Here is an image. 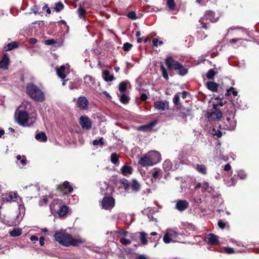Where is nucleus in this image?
I'll return each mask as SVG.
<instances>
[{"instance_id": "obj_2", "label": "nucleus", "mask_w": 259, "mask_h": 259, "mask_svg": "<svg viewBox=\"0 0 259 259\" xmlns=\"http://www.w3.org/2000/svg\"><path fill=\"white\" fill-rule=\"evenodd\" d=\"M160 160V154L156 151L149 152L140 158L139 163L143 166H152Z\"/></svg>"}, {"instance_id": "obj_31", "label": "nucleus", "mask_w": 259, "mask_h": 259, "mask_svg": "<svg viewBox=\"0 0 259 259\" xmlns=\"http://www.w3.org/2000/svg\"><path fill=\"white\" fill-rule=\"evenodd\" d=\"M163 242L166 243L168 244L169 243L171 242H176V240H174V239L169 236L167 232L166 231L163 238Z\"/></svg>"}, {"instance_id": "obj_38", "label": "nucleus", "mask_w": 259, "mask_h": 259, "mask_svg": "<svg viewBox=\"0 0 259 259\" xmlns=\"http://www.w3.org/2000/svg\"><path fill=\"white\" fill-rule=\"evenodd\" d=\"M160 70L162 72L163 77L166 80L168 79V73L163 64L160 65Z\"/></svg>"}, {"instance_id": "obj_63", "label": "nucleus", "mask_w": 259, "mask_h": 259, "mask_svg": "<svg viewBox=\"0 0 259 259\" xmlns=\"http://www.w3.org/2000/svg\"><path fill=\"white\" fill-rule=\"evenodd\" d=\"M39 244L40 246H42L45 244V238L43 237H41L39 238Z\"/></svg>"}, {"instance_id": "obj_25", "label": "nucleus", "mask_w": 259, "mask_h": 259, "mask_svg": "<svg viewBox=\"0 0 259 259\" xmlns=\"http://www.w3.org/2000/svg\"><path fill=\"white\" fill-rule=\"evenodd\" d=\"M132 189L135 192H138L140 189V185L136 179L132 180V184L130 185Z\"/></svg>"}, {"instance_id": "obj_21", "label": "nucleus", "mask_w": 259, "mask_h": 259, "mask_svg": "<svg viewBox=\"0 0 259 259\" xmlns=\"http://www.w3.org/2000/svg\"><path fill=\"white\" fill-rule=\"evenodd\" d=\"M122 174L126 176L127 175H131L133 172V169L131 166L124 165L121 168Z\"/></svg>"}, {"instance_id": "obj_62", "label": "nucleus", "mask_w": 259, "mask_h": 259, "mask_svg": "<svg viewBox=\"0 0 259 259\" xmlns=\"http://www.w3.org/2000/svg\"><path fill=\"white\" fill-rule=\"evenodd\" d=\"M48 198L46 196L44 197L42 201L40 202V205H42L43 203H47L48 202Z\"/></svg>"}, {"instance_id": "obj_53", "label": "nucleus", "mask_w": 259, "mask_h": 259, "mask_svg": "<svg viewBox=\"0 0 259 259\" xmlns=\"http://www.w3.org/2000/svg\"><path fill=\"white\" fill-rule=\"evenodd\" d=\"M115 233L120 234L123 236H126L128 234V232L123 230H120L115 231Z\"/></svg>"}, {"instance_id": "obj_1", "label": "nucleus", "mask_w": 259, "mask_h": 259, "mask_svg": "<svg viewBox=\"0 0 259 259\" xmlns=\"http://www.w3.org/2000/svg\"><path fill=\"white\" fill-rule=\"evenodd\" d=\"M54 237L57 242L66 247L76 246L85 242L84 239L78 236L75 238L73 237L71 235L67 233L65 231L56 233Z\"/></svg>"}, {"instance_id": "obj_54", "label": "nucleus", "mask_w": 259, "mask_h": 259, "mask_svg": "<svg viewBox=\"0 0 259 259\" xmlns=\"http://www.w3.org/2000/svg\"><path fill=\"white\" fill-rule=\"evenodd\" d=\"M55 44V41L53 39H48L45 41V44L46 45H52Z\"/></svg>"}, {"instance_id": "obj_40", "label": "nucleus", "mask_w": 259, "mask_h": 259, "mask_svg": "<svg viewBox=\"0 0 259 259\" xmlns=\"http://www.w3.org/2000/svg\"><path fill=\"white\" fill-rule=\"evenodd\" d=\"M64 8L63 4L61 2H58L55 4V6L54 7V9L56 12H59L61 11Z\"/></svg>"}, {"instance_id": "obj_14", "label": "nucleus", "mask_w": 259, "mask_h": 259, "mask_svg": "<svg viewBox=\"0 0 259 259\" xmlns=\"http://www.w3.org/2000/svg\"><path fill=\"white\" fill-rule=\"evenodd\" d=\"M207 242L210 244H219L218 237L213 234H209L206 237Z\"/></svg>"}, {"instance_id": "obj_60", "label": "nucleus", "mask_w": 259, "mask_h": 259, "mask_svg": "<svg viewBox=\"0 0 259 259\" xmlns=\"http://www.w3.org/2000/svg\"><path fill=\"white\" fill-rule=\"evenodd\" d=\"M231 169V166L230 164H227L224 166V169L225 171H229Z\"/></svg>"}, {"instance_id": "obj_48", "label": "nucleus", "mask_w": 259, "mask_h": 259, "mask_svg": "<svg viewBox=\"0 0 259 259\" xmlns=\"http://www.w3.org/2000/svg\"><path fill=\"white\" fill-rule=\"evenodd\" d=\"M78 13L79 17L80 18H82L83 17V16L85 13V11L83 8L80 7L79 8V9H78Z\"/></svg>"}, {"instance_id": "obj_24", "label": "nucleus", "mask_w": 259, "mask_h": 259, "mask_svg": "<svg viewBox=\"0 0 259 259\" xmlns=\"http://www.w3.org/2000/svg\"><path fill=\"white\" fill-rule=\"evenodd\" d=\"M68 211V207L65 205H62L60 207L58 211V214L60 217L65 215Z\"/></svg>"}, {"instance_id": "obj_36", "label": "nucleus", "mask_w": 259, "mask_h": 259, "mask_svg": "<svg viewBox=\"0 0 259 259\" xmlns=\"http://www.w3.org/2000/svg\"><path fill=\"white\" fill-rule=\"evenodd\" d=\"M238 176H236L235 175L232 176L230 179V182H229L228 184H227V186H231L234 185L238 181Z\"/></svg>"}, {"instance_id": "obj_51", "label": "nucleus", "mask_w": 259, "mask_h": 259, "mask_svg": "<svg viewBox=\"0 0 259 259\" xmlns=\"http://www.w3.org/2000/svg\"><path fill=\"white\" fill-rule=\"evenodd\" d=\"M132 47V45L131 44L126 42L123 45V49L124 51H128Z\"/></svg>"}, {"instance_id": "obj_64", "label": "nucleus", "mask_w": 259, "mask_h": 259, "mask_svg": "<svg viewBox=\"0 0 259 259\" xmlns=\"http://www.w3.org/2000/svg\"><path fill=\"white\" fill-rule=\"evenodd\" d=\"M140 98H141V100L145 101L147 99V96L146 95V94L143 93L141 95Z\"/></svg>"}, {"instance_id": "obj_61", "label": "nucleus", "mask_w": 259, "mask_h": 259, "mask_svg": "<svg viewBox=\"0 0 259 259\" xmlns=\"http://www.w3.org/2000/svg\"><path fill=\"white\" fill-rule=\"evenodd\" d=\"M242 40V38H233L230 40V43H235L240 40Z\"/></svg>"}, {"instance_id": "obj_22", "label": "nucleus", "mask_w": 259, "mask_h": 259, "mask_svg": "<svg viewBox=\"0 0 259 259\" xmlns=\"http://www.w3.org/2000/svg\"><path fill=\"white\" fill-rule=\"evenodd\" d=\"M207 87L210 91L215 92L218 91V84L214 82H208Z\"/></svg>"}, {"instance_id": "obj_42", "label": "nucleus", "mask_w": 259, "mask_h": 259, "mask_svg": "<svg viewBox=\"0 0 259 259\" xmlns=\"http://www.w3.org/2000/svg\"><path fill=\"white\" fill-rule=\"evenodd\" d=\"M166 3L168 7L170 10L175 9L176 5L174 0H166Z\"/></svg>"}, {"instance_id": "obj_10", "label": "nucleus", "mask_w": 259, "mask_h": 259, "mask_svg": "<svg viewBox=\"0 0 259 259\" xmlns=\"http://www.w3.org/2000/svg\"><path fill=\"white\" fill-rule=\"evenodd\" d=\"M165 63L167 66L168 69H178V66H179V62L175 61L171 57H168L165 59Z\"/></svg>"}, {"instance_id": "obj_27", "label": "nucleus", "mask_w": 259, "mask_h": 259, "mask_svg": "<svg viewBox=\"0 0 259 259\" xmlns=\"http://www.w3.org/2000/svg\"><path fill=\"white\" fill-rule=\"evenodd\" d=\"M18 47V46L17 42L15 41H13V42H10V43H9L8 44H7L5 46V49L6 51H10L13 49H14L15 48H17Z\"/></svg>"}, {"instance_id": "obj_23", "label": "nucleus", "mask_w": 259, "mask_h": 259, "mask_svg": "<svg viewBox=\"0 0 259 259\" xmlns=\"http://www.w3.org/2000/svg\"><path fill=\"white\" fill-rule=\"evenodd\" d=\"M103 77L106 81H112L114 79L113 75L110 74V72L108 70H105L103 73Z\"/></svg>"}, {"instance_id": "obj_44", "label": "nucleus", "mask_w": 259, "mask_h": 259, "mask_svg": "<svg viewBox=\"0 0 259 259\" xmlns=\"http://www.w3.org/2000/svg\"><path fill=\"white\" fill-rule=\"evenodd\" d=\"M126 87L127 84L125 82L122 81L120 82L119 85V91H120L121 92H124L126 90Z\"/></svg>"}, {"instance_id": "obj_34", "label": "nucleus", "mask_w": 259, "mask_h": 259, "mask_svg": "<svg viewBox=\"0 0 259 259\" xmlns=\"http://www.w3.org/2000/svg\"><path fill=\"white\" fill-rule=\"evenodd\" d=\"M140 241L142 242V244L145 245L147 243L148 240L147 239V234L144 232H140Z\"/></svg>"}, {"instance_id": "obj_50", "label": "nucleus", "mask_w": 259, "mask_h": 259, "mask_svg": "<svg viewBox=\"0 0 259 259\" xmlns=\"http://www.w3.org/2000/svg\"><path fill=\"white\" fill-rule=\"evenodd\" d=\"M180 98V96L178 94L175 95L173 102L175 105H178L179 104Z\"/></svg>"}, {"instance_id": "obj_49", "label": "nucleus", "mask_w": 259, "mask_h": 259, "mask_svg": "<svg viewBox=\"0 0 259 259\" xmlns=\"http://www.w3.org/2000/svg\"><path fill=\"white\" fill-rule=\"evenodd\" d=\"M120 242L124 245H128L131 243V241L130 239L122 238L120 239Z\"/></svg>"}, {"instance_id": "obj_59", "label": "nucleus", "mask_w": 259, "mask_h": 259, "mask_svg": "<svg viewBox=\"0 0 259 259\" xmlns=\"http://www.w3.org/2000/svg\"><path fill=\"white\" fill-rule=\"evenodd\" d=\"M224 105V103L223 102V101L222 100L220 99L216 104H213V106L215 105V107L217 106L222 107Z\"/></svg>"}, {"instance_id": "obj_4", "label": "nucleus", "mask_w": 259, "mask_h": 259, "mask_svg": "<svg viewBox=\"0 0 259 259\" xmlns=\"http://www.w3.org/2000/svg\"><path fill=\"white\" fill-rule=\"evenodd\" d=\"M16 121L21 125L23 126H29L30 124L35 121L36 118H30L28 113L25 111L19 110L16 114Z\"/></svg>"}, {"instance_id": "obj_16", "label": "nucleus", "mask_w": 259, "mask_h": 259, "mask_svg": "<svg viewBox=\"0 0 259 259\" xmlns=\"http://www.w3.org/2000/svg\"><path fill=\"white\" fill-rule=\"evenodd\" d=\"M157 123L156 120L152 121L148 124L143 125L140 126L139 128V130L142 131H147L149 130H151L153 127L156 125Z\"/></svg>"}, {"instance_id": "obj_56", "label": "nucleus", "mask_w": 259, "mask_h": 259, "mask_svg": "<svg viewBox=\"0 0 259 259\" xmlns=\"http://www.w3.org/2000/svg\"><path fill=\"white\" fill-rule=\"evenodd\" d=\"M163 44L162 41H159L158 39L155 38L153 40V44L155 47H157L158 44L161 45Z\"/></svg>"}, {"instance_id": "obj_35", "label": "nucleus", "mask_w": 259, "mask_h": 259, "mask_svg": "<svg viewBox=\"0 0 259 259\" xmlns=\"http://www.w3.org/2000/svg\"><path fill=\"white\" fill-rule=\"evenodd\" d=\"M197 170L200 173L205 175L206 174V168L204 165L203 164H197Z\"/></svg>"}, {"instance_id": "obj_46", "label": "nucleus", "mask_w": 259, "mask_h": 259, "mask_svg": "<svg viewBox=\"0 0 259 259\" xmlns=\"http://www.w3.org/2000/svg\"><path fill=\"white\" fill-rule=\"evenodd\" d=\"M120 100L123 103H126L129 101V98L125 94H122L120 96Z\"/></svg>"}, {"instance_id": "obj_43", "label": "nucleus", "mask_w": 259, "mask_h": 259, "mask_svg": "<svg viewBox=\"0 0 259 259\" xmlns=\"http://www.w3.org/2000/svg\"><path fill=\"white\" fill-rule=\"evenodd\" d=\"M93 144L94 146H98L100 145L101 146H102L104 145V141H103V138H101L98 140H95L93 142Z\"/></svg>"}, {"instance_id": "obj_7", "label": "nucleus", "mask_w": 259, "mask_h": 259, "mask_svg": "<svg viewBox=\"0 0 259 259\" xmlns=\"http://www.w3.org/2000/svg\"><path fill=\"white\" fill-rule=\"evenodd\" d=\"M194 188L195 189L201 188L203 193H212L213 192V188L209 186L207 182L198 183L194 186Z\"/></svg>"}, {"instance_id": "obj_58", "label": "nucleus", "mask_w": 259, "mask_h": 259, "mask_svg": "<svg viewBox=\"0 0 259 259\" xmlns=\"http://www.w3.org/2000/svg\"><path fill=\"white\" fill-rule=\"evenodd\" d=\"M159 175V172L158 171H155L152 173V180L153 181V180H156V179L157 178Z\"/></svg>"}, {"instance_id": "obj_57", "label": "nucleus", "mask_w": 259, "mask_h": 259, "mask_svg": "<svg viewBox=\"0 0 259 259\" xmlns=\"http://www.w3.org/2000/svg\"><path fill=\"white\" fill-rule=\"evenodd\" d=\"M218 226L221 228L224 229L226 227V224L221 220L218 222Z\"/></svg>"}, {"instance_id": "obj_6", "label": "nucleus", "mask_w": 259, "mask_h": 259, "mask_svg": "<svg viewBox=\"0 0 259 259\" xmlns=\"http://www.w3.org/2000/svg\"><path fill=\"white\" fill-rule=\"evenodd\" d=\"M101 205L103 209L109 210L115 205V199L111 196H105L101 201Z\"/></svg>"}, {"instance_id": "obj_26", "label": "nucleus", "mask_w": 259, "mask_h": 259, "mask_svg": "<svg viewBox=\"0 0 259 259\" xmlns=\"http://www.w3.org/2000/svg\"><path fill=\"white\" fill-rule=\"evenodd\" d=\"M179 66L176 70L178 71V73L181 76L186 75L188 72L187 69L185 68L181 63H179Z\"/></svg>"}, {"instance_id": "obj_13", "label": "nucleus", "mask_w": 259, "mask_h": 259, "mask_svg": "<svg viewBox=\"0 0 259 259\" xmlns=\"http://www.w3.org/2000/svg\"><path fill=\"white\" fill-rule=\"evenodd\" d=\"M9 63V58L7 54H5L3 56L2 61L0 62V68L3 69H7Z\"/></svg>"}, {"instance_id": "obj_20", "label": "nucleus", "mask_w": 259, "mask_h": 259, "mask_svg": "<svg viewBox=\"0 0 259 259\" xmlns=\"http://www.w3.org/2000/svg\"><path fill=\"white\" fill-rule=\"evenodd\" d=\"M35 138L36 140L41 142L47 141L48 139L46 134L44 132H40L37 134L35 136Z\"/></svg>"}, {"instance_id": "obj_19", "label": "nucleus", "mask_w": 259, "mask_h": 259, "mask_svg": "<svg viewBox=\"0 0 259 259\" xmlns=\"http://www.w3.org/2000/svg\"><path fill=\"white\" fill-rule=\"evenodd\" d=\"M177 179H179L178 178H176ZM180 179L181 181V187L182 189L186 188L187 184H189L190 182H192V179L189 177H186L183 178H180Z\"/></svg>"}, {"instance_id": "obj_45", "label": "nucleus", "mask_w": 259, "mask_h": 259, "mask_svg": "<svg viewBox=\"0 0 259 259\" xmlns=\"http://www.w3.org/2000/svg\"><path fill=\"white\" fill-rule=\"evenodd\" d=\"M16 158L17 161H20V163L22 164V165L24 166L26 164V160L24 157L22 158L21 155H18L17 156Z\"/></svg>"}, {"instance_id": "obj_55", "label": "nucleus", "mask_w": 259, "mask_h": 259, "mask_svg": "<svg viewBox=\"0 0 259 259\" xmlns=\"http://www.w3.org/2000/svg\"><path fill=\"white\" fill-rule=\"evenodd\" d=\"M224 250L226 253H229V254L233 253L234 252V249L231 247H224Z\"/></svg>"}, {"instance_id": "obj_33", "label": "nucleus", "mask_w": 259, "mask_h": 259, "mask_svg": "<svg viewBox=\"0 0 259 259\" xmlns=\"http://www.w3.org/2000/svg\"><path fill=\"white\" fill-rule=\"evenodd\" d=\"M22 234V230L20 229L14 228L12 231L10 232V234L12 237H17L21 235Z\"/></svg>"}, {"instance_id": "obj_52", "label": "nucleus", "mask_w": 259, "mask_h": 259, "mask_svg": "<svg viewBox=\"0 0 259 259\" xmlns=\"http://www.w3.org/2000/svg\"><path fill=\"white\" fill-rule=\"evenodd\" d=\"M212 134L214 135L217 136L218 137H221L222 136V133L220 131H216L215 128L212 130Z\"/></svg>"}, {"instance_id": "obj_3", "label": "nucleus", "mask_w": 259, "mask_h": 259, "mask_svg": "<svg viewBox=\"0 0 259 259\" xmlns=\"http://www.w3.org/2000/svg\"><path fill=\"white\" fill-rule=\"evenodd\" d=\"M26 92L31 98L36 101L42 102L45 99V95L42 91L34 84H27L26 86Z\"/></svg>"}, {"instance_id": "obj_8", "label": "nucleus", "mask_w": 259, "mask_h": 259, "mask_svg": "<svg viewBox=\"0 0 259 259\" xmlns=\"http://www.w3.org/2000/svg\"><path fill=\"white\" fill-rule=\"evenodd\" d=\"M79 122L83 129L90 130L92 127V122L90 119L85 116H81L79 119Z\"/></svg>"}, {"instance_id": "obj_30", "label": "nucleus", "mask_w": 259, "mask_h": 259, "mask_svg": "<svg viewBox=\"0 0 259 259\" xmlns=\"http://www.w3.org/2000/svg\"><path fill=\"white\" fill-rule=\"evenodd\" d=\"M60 188L62 189L64 188L65 189H67L69 193H72L73 191L72 187L70 185V183L68 181H65L62 186H60Z\"/></svg>"}, {"instance_id": "obj_37", "label": "nucleus", "mask_w": 259, "mask_h": 259, "mask_svg": "<svg viewBox=\"0 0 259 259\" xmlns=\"http://www.w3.org/2000/svg\"><path fill=\"white\" fill-rule=\"evenodd\" d=\"M120 183L123 185L125 190H128L130 185L129 184L128 181L125 179L122 178L120 180Z\"/></svg>"}, {"instance_id": "obj_9", "label": "nucleus", "mask_w": 259, "mask_h": 259, "mask_svg": "<svg viewBox=\"0 0 259 259\" xmlns=\"http://www.w3.org/2000/svg\"><path fill=\"white\" fill-rule=\"evenodd\" d=\"M154 107L159 111H163L168 109L169 103L166 101H157L154 103Z\"/></svg>"}, {"instance_id": "obj_32", "label": "nucleus", "mask_w": 259, "mask_h": 259, "mask_svg": "<svg viewBox=\"0 0 259 259\" xmlns=\"http://www.w3.org/2000/svg\"><path fill=\"white\" fill-rule=\"evenodd\" d=\"M237 176L241 180H245L247 178V174L243 170L240 169L237 171Z\"/></svg>"}, {"instance_id": "obj_47", "label": "nucleus", "mask_w": 259, "mask_h": 259, "mask_svg": "<svg viewBox=\"0 0 259 259\" xmlns=\"http://www.w3.org/2000/svg\"><path fill=\"white\" fill-rule=\"evenodd\" d=\"M127 16L128 18L132 20H136L137 18L136 13L134 11H132L128 13Z\"/></svg>"}, {"instance_id": "obj_5", "label": "nucleus", "mask_w": 259, "mask_h": 259, "mask_svg": "<svg viewBox=\"0 0 259 259\" xmlns=\"http://www.w3.org/2000/svg\"><path fill=\"white\" fill-rule=\"evenodd\" d=\"M220 17V15L218 12L216 13L210 10L206 11L203 16L199 19V22L203 24L202 27L206 29L207 25L204 23L205 20H209L211 22H215L218 20Z\"/></svg>"}, {"instance_id": "obj_28", "label": "nucleus", "mask_w": 259, "mask_h": 259, "mask_svg": "<svg viewBox=\"0 0 259 259\" xmlns=\"http://www.w3.org/2000/svg\"><path fill=\"white\" fill-rule=\"evenodd\" d=\"M163 166L165 171H168L172 169L171 162L169 160H166L164 161L163 164Z\"/></svg>"}, {"instance_id": "obj_18", "label": "nucleus", "mask_w": 259, "mask_h": 259, "mask_svg": "<svg viewBox=\"0 0 259 259\" xmlns=\"http://www.w3.org/2000/svg\"><path fill=\"white\" fill-rule=\"evenodd\" d=\"M83 79L84 83L86 84V85L91 89H93V85L95 82V79L90 75L85 76Z\"/></svg>"}, {"instance_id": "obj_41", "label": "nucleus", "mask_w": 259, "mask_h": 259, "mask_svg": "<svg viewBox=\"0 0 259 259\" xmlns=\"http://www.w3.org/2000/svg\"><path fill=\"white\" fill-rule=\"evenodd\" d=\"M215 75V71L212 69H210L208 70L206 74L207 78L209 79H213Z\"/></svg>"}, {"instance_id": "obj_12", "label": "nucleus", "mask_w": 259, "mask_h": 259, "mask_svg": "<svg viewBox=\"0 0 259 259\" xmlns=\"http://www.w3.org/2000/svg\"><path fill=\"white\" fill-rule=\"evenodd\" d=\"M89 102L85 97H80L78 99L77 105L81 109L84 110L87 109Z\"/></svg>"}, {"instance_id": "obj_29", "label": "nucleus", "mask_w": 259, "mask_h": 259, "mask_svg": "<svg viewBox=\"0 0 259 259\" xmlns=\"http://www.w3.org/2000/svg\"><path fill=\"white\" fill-rule=\"evenodd\" d=\"M169 236H170L174 240H176L178 236V233L174 229H168L166 231Z\"/></svg>"}, {"instance_id": "obj_39", "label": "nucleus", "mask_w": 259, "mask_h": 259, "mask_svg": "<svg viewBox=\"0 0 259 259\" xmlns=\"http://www.w3.org/2000/svg\"><path fill=\"white\" fill-rule=\"evenodd\" d=\"M118 156L116 153H113L111 155V161L113 164H117L118 162Z\"/></svg>"}, {"instance_id": "obj_17", "label": "nucleus", "mask_w": 259, "mask_h": 259, "mask_svg": "<svg viewBox=\"0 0 259 259\" xmlns=\"http://www.w3.org/2000/svg\"><path fill=\"white\" fill-rule=\"evenodd\" d=\"M65 70L66 66L65 65H62L60 68H56L57 75L62 79L66 77Z\"/></svg>"}, {"instance_id": "obj_11", "label": "nucleus", "mask_w": 259, "mask_h": 259, "mask_svg": "<svg viewBox=\"0 0 259 259\" xmlns=\"http://www.w3.org/2000/svg\"><path fill=\"white\" fill-rule=\"evenodd\" d=\"M222 116V112L214 105L213 111L210 113L209 117L215 120H219Z\"/></svg>"}, {"instance_id": "obj_15", "label": "nucleus", "mask_w": 259, "mask_h": 259, "mask_svg": "<svg viewBox=\"0 0 259 259\" xmlns=\"http://www.w3.org/2000/svg\"><path fill=\"white\" fill-rule=\"evenodd\" d=\"M188 206V202L185 200L178 201L176 205V207L180 211H183L186 209Z\"/></svg>"}]
</instances>
